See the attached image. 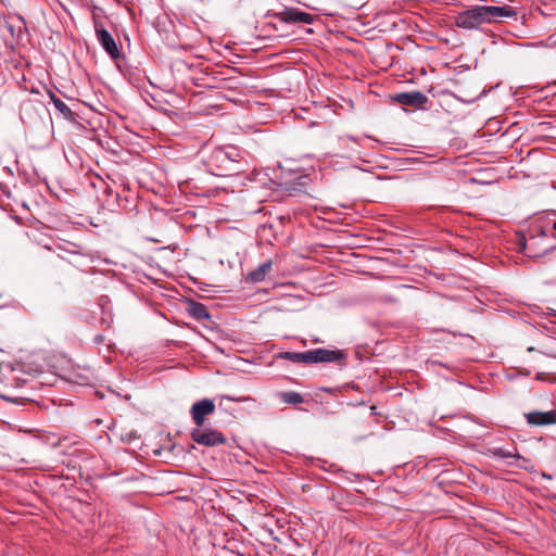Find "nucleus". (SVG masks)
<instances>
[{"mask_svg": "<svg viewBox=\"0 0 556 556\" xmlns=\"http://www.w3.org/2000/svg\"><path fill=\"white\" fill-rule=\"evenodd\" d=\"M516 14V11L509 5H476L459 12L455 16V24L459 28L475 29L482 24L497 22L506 17H514Z\"/></svg>", "mask_w": 556, "mask_h": 556, "instance_id": "1", "label": "nucleus"}, {"mask_svg": "<svg viewBox=\"0 0 556 556\" xmlns=\"http://www.w3.org/2000/svg\"><path fill=\"white\" fill-rule=\"evenodd\" d=\"M277 357L295 364H315L341 362L345 358V354L341 350L319 348L306 352H280Z\"/></svg>", "mask_w": 556, "mask_h": 556, "instance_id": "2", "label": "nucleus"}, {"mask_svg": "<svg viewBox=\"0 0 556 556\" xmlns=\"http://www.w3.org/2000/svg\"><path fill=\"white\" fill-rule=\"evenodd\" d=\"M191 439L204 446H218L226 442V438L220 431L203 426L192 429Z\"/></svg>", "mask_w": 556, "mask_h": 556, "instance_id": "3", "label": "nucleus"}, {"mask_svg": "<svg viewBox=\"0 0 556 556\" xmlns=\"http://www.w3.org/2000/svg\"><path fill=\"white\" fill-rule=\"evenodd\" d=\"M207 165L212 174L216 176H230L229 166L230 162L227 159V152L223 147L215 148L207 161Z\"/></svg>", "mask_w": 556, "mask_h": 556, "instance_id": "4", "label": "nucleus"}, {"mask_svg": "<svg viewBox=\"0 0 556 556\" xmlns=\"http://www.w3.org/2000/svg\"><path fill=\"white\" fill-rule=\"evenodd\" d=\"M94 31L97 39L103 50L113 59L117 60L121 58L122 53L116 45L113 36L106 30L102 23L96 21L94 22Z\"/></svg>", "mask_w": 556, "mask_h": 556, "instance_id": "5", "label": "nucleus"}, {"mask_svg": "<svg viewBox=\"0 0 556 556\" xmlns=\"http://www.w3.org/2000/svg\"><path fill=\"white\" fill-rule=\"evenodd\" d=\"M215 412V404L211 399H203L201 401L195 402L190 409V414L193 422L197 427H201L204 425L205 417Z\"/></svg>", "mask_w": 556, "mask_h": 556, "instance_id": "6", "label": "nucleus"}, {"mask_svg": "<svg viewBox=\"0 0 556 556\" xmlns=\"http://www.w3.org/2000/svg\"><path fill=\"white\" fill-rule=\"evenodd\" d=\"M280 20L286 23H303L311 24L313 15L295 8L286 9L279 13Z\"/></svg>", "mask_w": 556, "mask_h": 556, "instance_id": "7", "label": "nucleus"}, {"mask_svg": "<svg viewBox=\"0 0 556 556\" xmlns=\"http://www.w3.org/2000/svg\"><path fill=\"white\" fill-rule=\"evenodd\" d=\"M396 101L403 105L421 108L424 106L428 98L420 91L402 92L396 94Z\"/></svg>", "mask_w": 556, "mask_h": 556, "instance_id": "8", "label": "nucleus"}, {"mask_svg": "<svg viewBox=\"0 0 556 556\" xmlns=\"http://www.w3.org/2000/svg\"><path fill=\"white\" fill-rule=\"evenodd\" d=\"M526 419L528 424L534 426H546L556 424V414L555 412H530L526 414Z\"/></svg>", "mask_w": 556, "mask_h": 556, "instance_id": "9", "label": "nucleus"}, {"mask_svg": "<svg viewBox=\"0 0 556 556\" xmlns=\"http://www.w3.org/2000/svg\"><path fill=\"white\" fill-rule=\"evenodd\" d=\"M273 268V261L268 260L261 265H258L255 269L251 270L247 275V281L252 283L262 282L265 280L266 276L270 273Z\"/></svg>", "mask_w": 556, "mask_h": 556, "instance_id": "10", "label": "nucleus"}, {"mask_svg": "<svg viewBox=\"0 0 556 556\" xmlns=\"http://www.w3.org/2000/svg\"><path fill=\"white\" fill-rule=\"evenodd\" d=\"M223 148H224V151L227 152V159L230 162V165H228L230 167L229 168L230 174L233 175V174L242 172V168L240 166V159H241L240 151L236 147H231V146L223 147Z\"/></svg>", "mask_w": 556, "mask_h": 556, "instance_id": "11", "label": "nucleus"}, {"mask_svg": "<svg viewBox=\"0 0 556 556\" xmlns=\"http://www.w3.org/2000/svg\"><path fill=\"white\" fill-rule=\"evenodd\" d=\"M49 98L53 103L54 108L60 112V114L67 121L75 119V113L71 110V108L64 103L61 99H59L53 91H48Z\"/></svg>", "mask_w": 556, "mask_h": 556, "instance_id": "12", "label": "nucleus"}, {"mask_svg": "<svg viewBox=\"0 0 556 556\" xmlns=\"http://www.w3.org/2000/svg\"><path fill=\"white\" fill-rule=\"evenodd\" d=\"M21 24L22 21H18V24L16 25L13 21L5 20L0 27L5 30L12 39H20L23 34Z\"/></svg>", "mask_w": 556, "mask_h": 556, "instance_id": "13", "label": "nucleus"}, {"mask_svg": "<svg viewBox=\"0 0 556 556\" xmlns=\"http://www.w3.org/2000/svg\"><path fill=\"white\" fill-rule=\"evenodd\" d=\"M279 397L286 404L298 405V404H302L304 402L303 395L295 391L281 392L279 394Z\"/></svg>", "mask_w": 556, "mask_h": 556, "instance_id": "14", "label": "nucleus"}, {"mask_svg": "<svg viewBox=\"0 0 556 556\" xmlns=\"http://www.w3.org/2000/svg\"><path fill=\"white\" fill-rule=\"evenodd\" d=\"M489 455L496 458H518L517 450L507 451L502 447H492L489 450Z\"/></svg>", "mask_w": 556, "mask_h": 556, "instance_id": "15", "label": "nucleus"}, {"mask_svg": "<svg viewBox=\"0 0 556 556\" xmlns=\"http://www.w3.org/2000/svg\"><path fill=\"white\" fill-rule=\"evenodd\" d=\"M191 314L198 319H207L210 314L206 307L201 303H194L191 309Z\"/></svg>", "mask_w": 556, "mask_h": 556, "instance_id": "16", "label": "nucleus"}, {"mask_svg": "<svg viewBox=\"0 0 556 556\" xmlns=\"http://www.w3.org/2000/svg\"><path fill=\"white\" fill-rule=\"evenodd\" d=\"M222 397L225 400L231 401V402H247V401L251 400L249 396L236 397V396H230V395H223Z\"/></svg>", "mask_w": 556, "mask_h": 556, "instance_id": "17", "label": "nucleus"}, {"mask_svg": "<svg viewBox=\"0 0 556 556\" xmlns=\"http://www.w3.org/2000/svg\"><path fill=\"white\" fill-rule=\"evenodd\" d=\"M342 140H343V141H345V140H350V141H354V142L356 141V139H355L354 137H352V136L343 137V138H342Z\"/></svg>", "mask_w": 556, "mask_h": 556, "instance_id": "18", "label": "nucleus"}, {"mask_svg": "<svg viewBox=\"0 0 556 556\" xmlns=\"http://www.w3.org/2000/svg\"><path fill=\"white\" fill-rule=\"evenodd\" d=\"M2 298V293L0 292V299Z\"/></svg>", "mask_w": 556, "mask_h": 556, "instance_id": "19", "label": "nucleus"}]
</instances>
